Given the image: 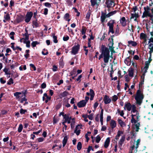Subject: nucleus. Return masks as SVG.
<instances>
[{"instance_id": "a211bd4d", "label": "nucleus", "mask_w": 153, "mask_h": 153, "mask_svg": "<svg viewBox=\"0 0 153 153\" xmlns=\"http://www.w3.org/2000/svg\"><path fill=\"white\" fill-rule=\"evenodd\" d=\"M120 23L123 26H125L126 25V21L125 17H122L120 20Z\"/></svg>"}, {"instance_id": "39448f33", "label": "nucleus", "mask_w": 153, "mask_h": 153, "mask_svg": "<svg viewBox=\"0 0 153 153\" xmlns=\"http://www.w3.org/2000/svg\"><path fill=\"white\" fill-rule=\"evenodd\" d=\"M134 114H132V119L131 120V122L132 123L135 124L137 121H138V118L140 117L139 116V113L138 112L134 113Z\"/></svg>"}, {"instance_id": "f704fd0d", "label": "nucleus", "mask_w": 153, "mask_h": 153, "mask_svg": "<svg viewBox=\"0 0 153 153\" xmlns=\"http://www.w3.org/2000/svg\"><path fill=\"white\" fill-rule=\"evenodd\" d=\"M86 31V29L85 27L82 26L81 31L82 35H84Z\"/></svg>"}, {"instance_id": "0e129e2a", "label": "nucleus", "mask_w": 153, "mask_h": 153, "mask_svg": "<svg viewBox=\"0 0 153 153\" xmlns=\"http://www.w3.org/2000/svg\"><path fill=\"white\" fill-rule=\"evenodd\" d=\"M48 10L47 8H45L44 9V14L45 15H46L48 13Z\"/></svg>"}, {"instance_id": "4d7b16f0", "label": "nucleus", "mask_w": 153, "mask_h": 153, "mask_svg": "<svg viewBox=\"0 0 153 153\" xmlns=\"http://www.w3.org/2000/svg\"><path fill=\"white\" fill-rule=\"evenodd\" d=\"M44 5L45 6L48 7H51V4L49 2L45 3H44Z\"/></svg>"}, {"instance_id": "ddd939ff", "label": "nucleus", "mask_w": 153, "mask_h": 153, "mask_svg": "<svg viewBox=\"0 0 153 153\" xmlns=\"http://www.w3.org/2000/svg\"><path fill=\"white\" fill-rule=\"evenodd\" d=\"M132 105L129 102H127L125 104L124 109L125 110L126 109L128 111H130L131 110Z\"/></svg>"}, {"instance_id": "dca6fc26", "label": "nucleus", "mask_w": 153, "mask_h": 153, "mask_svg": "<svg viewBox=\"0 0 153 153\" xmlns=\"http://www.w3.org/2000/svg\"><path fill=\"white\" fill-rule=\"evenodd\" d=\"M99 0H90L91 4V5L94 7L95 5H98L101 1H99Z\"/></svg>"}, {"instance_id": "473e14b6", "label": "nucleus", "mask_w": 153, "mask_h": 153, "mask_svg": "<svg viewBox=\"0 0 153 153\" xmlns=\"http://www.w3.org/2000/svg\"><path fill=\"white\" fill-rule=\"evenodd\" d=\"M150 64L148 62H146L145 63V66L144 68L145 69V72H147V70L149 68V66Z\"/></svg>"}, {"instance_id": "58836bf2", "label": "nucleus", "mask_w": 153, "mask_h": 153, "mask_svg": "<svg viewBox=\"0 0 153 153\" xmlns=\"http://www.w3.org/2000/svg\"><path fill=\"white\" fill-rule=\"evenodd\" d=\"M125 63L127 65H129L131 64V62H130L129 58H128L126 59L124 61Z\"/></svg>"}, {"instance_id": "2eb2a0df", "label": "nucleus", "mask_w": 153, "mask_h": 153, "mask_svg": "<svg viewBox=\"0 0 153 153\" xmlns=\"http://www.w3.org/2000/svg\"><path fill=\"white\" fill-rule=\"evenodd\" d=\"M86 101L82 100L79 102L77 104V106L79 108L85 106L86 103Z\"/></svg>"}, {"instance_id": "cd10ccee", "label": "nucleus", "mask_w": 153, "mask_h": 153, "mask_svg": "<svg viewBox=\"0 0 153 153\" xmlns=\"http://www.w3.org/2000/svg\"><path fill=\"white\" fill-rule=\"evenodd\" d=\"M117 13V11L114 10L113 11H111L108 14L106 15V17H109Z\"/></svg>"}, {"instance_id": "7c9ffc66", "label": "nucleus", "mask_w": 153, "mask_h": 153, "mask_svg": "<svg viewBox=\"0 0 153 153\" xmlns=\"http://www.w3.org/2000/svg\"><path fill=\"white\" fill-rule=\"evenodd\" d=\"M37 19L36 21H33L32 22L33 26V27H39V24L36 22Z\"/></svg>"}, {"instance_id": "49530a36", "label": "nucleus", "mask_w": 153, "mask_h": 153, "mask_svg": "<svg viewBox=\"0 0 153 153\" xmlns=\"http://www.w3.org/2000/svg\"><path fill=\"white\" fill-rule=\"evenodd\" d=\"M15 34V33L13 32H11L10 34V38L13 40L14 39V35Z\"/></svg>"}, {"instance_id": "c03bdc74", "label": "nucleus", "mask_w": 153, "mask_h": 153, "mask_svg": "<svg viewBox=\"0 0 153 153\" xmlns=\"http://www.w3.org/2000/svg\"><path fill=\"white\" fill-rule=\"evenodd\" d=\"M3 71L5 73V74L6 75H10V74L8 72V69L5 68L3 70Z\"/></svg>"}, {"instance_id": "a19ab883", "label": "nucleus", "mask_w": 153, "mask_h": 153, "mask_svg": "<svg viewBox=\"0 0 153 153\" xmlns=\"http://www.w3.org/2000/svg\"><path fill=\"white\" fill-rule=\"evenodd\" d=\"M66 3L69 6H71L72 4V0H66Z\"/></svg>"}, {"instance_id": "79ce46f5", "label": "nucleus", "mask_w": 153, "mask_h": 153, "mask_svg": "<svg viewBox=\"0 0 153 153\" xmlns=\"http://www.w3.org/2000/svg\"><path fill=\"white\" fill-rule=\"evenodd\" d=\"M23 129V126L22 124H20L19 125V127L18 128V131L19 133L21 132Z\"/></svg>"}, {"instance_id": "9d476101", "label": "nucleus", "mask_w": 153, "mask_h": 153, "mask_svg": "<svg viewBox=\"0 0 153 153\" xmlns=\"http://www.w3.org/2000/svg\"><path fill=\"white\" fill-rule=\"evenodd\" d=\"M103 100L104 103L106 104H109L111 101V99L106 95L105 96Z\"/></svg>"}, {"instance_id": "bb28decb", "label": "nucleus", "mask_w": 153, "mask_h": 153, "mask_svg": "<svg viewBox=\"0 0 153 153\" xmlns=\"http://www.w3.org/2000/svg\"><path fill=\"white\" fill-rule=\"evenodd\" d=\"M136 107L135 105H132V107L131 108V113H136L138 111L136 109Z\"/></svg>"}, {"instance_id": "5701e85b", "label": "nucleus", "mask_w": 153, "mask_h": 153, "mask_svg": "<svg viewBox=\"0 0 153 153\" xmlns=\"http://www.w3.org/2000/svg\"><path fill=\"white\" fill-rule=\"evenodd\" d=\"M128 46H129V45H131L133 47H135L137 45V43L136 42L131 40L128 41Z\"/></svg>"}, {"instance_id": "338daca9", "label": "nucleus", "mask_w": 153, "mask_h": 153, "mask_svg": "<svg viewBox=\"0 0 153 153\" xmlns=\"http://www.w3.org/2000/svg\"><path fill=\"white\" fill-rule=\"evenodd\" d=\"M46 85L45 83H43L41 85V87L42 88L44 89L46 87Z\"/></svg>"}, {"instance_id": "de8ad7c7", "label": "nucleus", "mask_w": 153, "mask_h": 153, "mask_svg": "<svg viewBox=\"0 0 153 153\" xmlns=\"http://www.w3.org/2000/svg\"><path fill=\"white\" fill-rule=\"evenodd\" d=\"M117 112L120 114V115L121 116H123L124 115V113L123 111H120L119 109H118L117 110Z\"/></svg>"}, {"instance_id": "a18cd8bd", "label": "nucleus", "mask_w": 153, "mask_h": 153, "mask_svg": "<svg viewBox=\"0 0 153 153\" xmlns=\"http://www.w3.org/2000/svg\"><path fill=\"white\" fill-rule=\"evenodd\" d=\"M136 123V124H135V126L136 128V131H138L139 129V127L140 125V124L138 123Z\"/></svg>"}, {"instance_id": "e433bc0d", "label": "nucleus", "mask_w": 153, "mask_h": 153, "mask_svg": "<svg viewBox=\"0 0 153 153\" xmlns=\"http://www.w3.org/2000/svg\"><path fill=\"white\" fill-rule=\"evenodd\" d=\"M82 147V145L81 143L80 142H79L77 143V148L78 150L80 151Z\"/></svg>"}, {"instance_id": "6ab92c4d", "label": "nucleus", "mask_w": 153, "mask_h": 153, "mask_svg": "<svg viewBox=\"0 0 153 153\" xmlns=\"http://www.w3.org/2000/svg\"><path fill=\"white\" fill-rule=\"evenodd\" d=\"M119 124L121 127L123 128L126 126V123L120 119L118 120Z\"/></svg>"}, {"instance_id": "8fccbe9b", "label": "nucleus", "mask_w": 153, "mask_h": 153, "mask_svg": "<svg viewBox=\"0 0 153 153\" xmlns=\"http://www.w3.org/2000/svg\"><path fill=\"white\" fill-rule=\"evenodd\" d=\"M101 140V138L99 135H98L96 137V142L98 143Z\"/></svg>"}, {"instance_id": "412c9836", "label": "nucleus", "mask_w": 153, "mask_h": 153, "mask_svg": "<svg viewBox=\"0 0 153 153\" xmlns=\"http://www.w3.org/2000/svg\"><path fill=\"white\" fill-rule=\"evenodd\" d=\"M149 48L150 50L149 51V53L150 56V57L152 56V53L153 52V43H149Z\"/></svg>"}, {"instance_id": "0eeeda50", "label": "nucleus", "mask_w": 153, "mask_h": 153, "mask_svg": "<svg viewBox=\"0 0 153 153\" xmlns=\"http://www.w3.org/2000/svg\"><path fill=\"white\" fill-rule=\"evenodd\" d=\"M33 14V12L31 11L28 12L27 13L25 19V21L26 22L28 23L30 21Z\"/></svg>"}, {"instance_id": "1a4fd4ad", "label": "nucleus", "mask_w": 153, "mask_h": 153, "mask_svg": "<svg viewBox=\"0 0 153 153\" xmlns=\"http://www.w3.org/2000/svg\"><path fill=\"white\" fill-rule=\"evenodd\" d=\"M125 139V135L123 136L119 142V147L120 150L122 149V146Z\"/></svg>"}, {"instance_id": "4be33fe9", "label": "nucleus", "mask_w": 153, "mask_h": 153, "mask_svg": "<svg viewBox=\"0 0 153 153\" xmlns=\"http://www.w3.org/2000/svg\"><path fill=\"white\" fill-rule=\"evenodd\" d=\"M110 126L112 129L115 128L117 126L116 121L114 120H112L110 123Z\"/></svg>"}, {"instance_id": "a878e982", "label": "nucleus", "mask_w": 153, "mask_h": 153, "mask_svg": "<svg viewBox=\"0 0 153 153\" xmlns=\"http://www.w3.org/2000/svg\"><path fill=\"white\" fill-rule=\"evenodd\" d=\"M90 92L91 96L90 100H93V98L95 94L94 91L92 89H90Z\"/></svg>"}, {"instance_id": "72a5a7b5", "label": "nucleus", "mask_w": 153, "mask_h": 153, "mask_svg": "<svg viewBox=\"0 0 153 153\" xmlns=\"http://www.w3.org/2000/svg\"><path fill=\"white\" fill-rule=\"evenodd\" d=\"M44 96H45V97H46L47 99L45 100V102L46 103H47L49 100H50L51 99V97H49L47 95V94L46 93H45L44 94Z\"/></svg>"}, {"instance_id": "c85d7f7f", "label": "nucleus", "mask_w": 153, "mask_h": 153, "mask_svg": "<svg viewBox=\"0 0 153 153\" xmlns=\"http://www.w3.org/2000/svg\"><path fill=\"white\" fill-rule=\"evenodd\" d=\"M106 17H107L106 15L105 14H102L101 16V20L102 22L103 23L104 22Z\"/></svg>"}, {"instance_id": "09e8293b", "label": "nucleus", "mask_w": 153, "mask_h": 153, "mask_svg": "<svg viewBox=\"0 0 153 153\" xmlns=\"http://www.w3.org/2000/svg\"><path fill=\"white\" fill-rule=\"evenodd\" d=\"M53 38L54 42L56 43H57L58 40H57V37L55 35H53Z\"/></svg>"}, {"instance_id": "052dcab7", "label": "nucleus", "mask_w": 153, "mask_h": 153, "mask_svg": "<svg viewBox=\"0 0 153 153\" xmlns=\"http://www.w3.org/2000/svg\"><path fill=\"white\" fill-rule=\"evenodd\" d=\"M30 41L29 40H27V42L25 44H26V46L27 48H29L30 47Z\"/></svg>"}, {"instance_id": "864d4df0", "label": "nucleus", "mask_w": 153, "mask_h": 153, "mask_svg": "<svg viewBox=\"0 0 153 153\" xmlns=\"http://www.w3.org/2000/svg\"><path fill=\"white\" fill-rule=\"evenodd\" d=\"M13 83V79L11 78L9 80L8 82H7V84L8 85H10L11 84Z\"/></svg>"}, {"instance_id": "69168bd1", "label": "nucleus", "mask_w": 153, "mask_h": 153, "mask_svg": "<svg viewBox=\"0 0 153 153\" xmlns=\"http://www.w3.org/2000/svg\"><path fill=\"white\" fill-rule=\"evenodd\" d=\"M26 112V110H24L22 108L20 110V113L21 114H23L25 113Z\"/></svg>"}, {"instance_id": "bf43d9fd", "label": "nucleus", "mask_w": 153, "mask_h": 153, "mask_svg": "<svg viewBox=\"0 0 153 153\" xmlns=\"http://www.w3.org/2000/svg\"><path fill=\"white\" fill-rule=\"evenodd\" d=\"M123 134V132L122 131H118L117 133V135L119 137L120 136Z\"/></svg>"}, {"instance_id": "4468645a", "label": "nucleus", "mask_w": 153, "mask_h": 153, "mask_svg": "<svg viewBox=\"0 0 153 153\" xmlns=\"http://www.w3.org/2000/svg\"><path fill=\"white\" fill-rule=\"evenodd\" d=\"M106 3L107 7H114L115 5L114 2L112 0L107 1Z\"/></svg>"}, {"instance_id": "423d86ee", "label": "nucleus", "mask_w": 153, "mask_h": 153, "mask_svg": "<svg viewBox=\"0 0 153 153\" xmlns=\"http://www.w3.org/2000/svg\"><path fill=\"white\" fill-rule=\"evenodd\" d=\"M114 20H111L109 21L107 23V25L109 27L108 33H111L112 34L114 33L113 30L114 24Z\"/></svg>"}, {"instance_id": "c9c22d12", "label": "nucleus", "mask_w": 153, "mask_h": 153, "mask_svg": "<svg viewBox=\"0 0 153 153\" xmlns=\"http://www.w3.org/2000/svg\"><path fill=\"white\" fill-rule=\"evenodd\" d=\"M68 92L65 91L61 93L60 94V97H64L67 96L68 94Z\"/></svg>"}, {"instance_id": "f8f14e48", "label": "nucleus", "mask_w": 153, "mask_h": 153, "mask_svg": "<svg viewBox=\"0 0 153 153\" xmlns=\"http://www.w3.org/2000/svg\"><path fill=\"white\" fill-rule=\"evenodd\" d=\"M131 19H133L134 21H136L137 19L139 17L138 13H131Z\"/></svg>"}, {"instance_id": "393cba45", "label": "nucleus", "mask_w": 153, "mask_h": 153, "mask_svg": "<svg viewBox=\"0 0 153 153\" xmlns=\"http://www.w3.org/2000/svg\"><path fill=\"white\" fill-rule=\"evenodd\" d=\"M134 70L132 68H130L128 70V74L129 76L133 77V76Z\"/></svg>"}, {"instance_id": "20e7f679", "label": "nucleus", "mask_w": 153, "mask_h": 153, "mask_svg": "<svg viewBox=\"0 0 153 153\" xmlns=\"http://www.w3.org/2000/svg\"><path fill=\"white\" fill-rule=\"evenodd\" d=\"M14 96L16 97L17 99H19L21 98V102L22 103L24 101L27 100L25 98V95L24 94L20 92H16L14 94Z\"/></svg>"}, {"instance_id": "13d9d810", "label": "nucleus", "mask_w": 153, "mask_h": 153, "mask_svg": "<svg viewBox=\"0 0 153 153\" xmlns=\"http://www.w3.org/2000/svg\"><path fill=\"white\" fill-rule=\"evenodd\" d=\"M69 36H64L63 37V40L65 41H67L69 39Z\"/></svg>"}, {"instance_id": "5fc2aeb1", "label": "nucleus", "mask_w": 153, "mask_h": 153, "mask_svg": "<svg viewBox=\"0 0 153 153\" xmlns=\"http://www.w3.org/2000/svg\"><path fill=\"white\" fill-rule=\"evenodd\" d=\"M38 44V43L37 41H34L32 43L31 45L33 47H34Z\"/></svg>"}, {"instance_id": "f257e3e1", "label": "nucleus", "mask_w": 153, "mask_h": 153, "mask_svg": "<svg viewBox=\"0 0 153 153\" xmlns=\"http://www.w3.org/2000/svg\"><path fill=\"white\" fill-rule=\"evenodd\" d=\"M101 53L99 56V59L100 60L101 58H103L104 63H108L110 56L109 49L102 45L101 46Z\"/></svg>"}, {"instance_id": "c756f323", "label": "nucleus", "mask_w": 153, "mask_h": 153, "mask_svg": "<svg viewBox=\"0 0 153 153\" xmlns=\"http://www.w3.org/2000/svg\"><path fill=\"white\" fill-rule=\"evenodd\" d=\"M68 140V137L67 136H65L63 140L62 141L63 146H65L66 144L67 141Z\"/></svg>"}, {"instance_id": "9b49d317", "label": "nucleus", "mask_w": 153, "mask_h": 153, "mask_svg": "<svg viewBox=\"0 0 153 153\" xmlns=\"http://www.w3.org/2000/svg\"><path fill=\"white\" fill-rule=\"evenodd\" d=\"M140 140L138 139L136 142H135L134 143V145L133 146H131V148L132 151L133 150L134 148H135L137 149L138 148V145L140 144Z\"/></svg>"}, {"instance_id": "37998d69", "label": "nucleus", "mask_w": 153, "mask_h": 153, "mask_svg": "<svg viewBox=\"0 0 153 153\" xmlns=\"http://www.w3.org/2000/svg\"><path fill=\"white\" fill-rule=\"evenodd\" d=\"M81 130L79 129H77L75 128V129L74 131V133H75L77 135H79L80 132Z\"/></svg>"}, {"instance_id": "6e6552de", "label": "nucleus", "mask_w": 153, "mask_h": 153, "mask_svg": "<svg viewBox=\"0 0 153 153\" xmlns=\"http://www.w3.org/2000/svg\"><path fill=\"white\" fill-rule=\"evenodd\" d=\"M80 46L79 45L77 44L76 45L74 46L72 48L71 53L73 55H76L78 53L79 49Z\"/></svg>"}, {"instance_id": "680f3d73", "label": "nucleus", "mask_w": 153, "mask_h": 153, "mask_svg": "<svg viewBox=\"0 0 153 153\" xmlns=\"http://www.w3.org/2000/svg\"><path fill=\"white\" fill-rule=\"evenodd\" d=\"M57 67L56 65H53L52 68L53 71H57Z\"/></svg>"}, {"instance_id": "4c0bfd02", "label": "nucleus", "mask_w": 153, "mask_h": 153, "mask_svg": "<svg viewBox=\"0 0 153 153\" xmlns=\"http://www.w3.org/2000/svg\"><path fill=\"white\" fill-rule=\"evenodd\" d=\"M25 31H26V33L23 35L25 36V38H23L24 39L27 40H28L29 39V35L27 33V31L26 29H25Z\"/></svg>"}, {"instance_id": "b1692460", "label": "nucleus", "mask_w": 153, "mask_h": 153, "mask_svg": "<svg viewBox=\"0 0 153 153\" xmlns=\"http://www.w3.org/2000/svg\"><path fill=\"white\" fill-rule=\"evenodd\" d=\"M110 141L109 138H107L104 143V146L105 148H107L108 147L110 143Z\"/></svg>"}, {"instance_id": "2f4dec72", "label": "nucleus", "mask_w": 153, "mask_h": 153, "mask_svg": "<svg viewBox=\"0 0 153 153\" xmlns=\"http://www.w3.org/2000/svg\"><path fill=\"white\" fill-rule=\"evenodd\" d=\"M69 17V15L68 13H66L65 15L64 18L65 19L66 21L69 22L70 20V19H68Z\"/></svg>"}, {"instance_id": "aec40b11", "label": "nucleus", "mask_w": 153, "mask_h": 153, "mask_svg": "<svg viewBox=\"0 0 153 153\" xmlns=\"http://www.w3.org/2000/svg\"><path fill=\"white\" fill-rule=\"evenodd\" d=\"M63 119H65V121L66 123L67 122L68 124H69L71 123V117H70L68 115H65L64 117H63Z\"/></svg>"}, {"instance_id": "6e6d98bb", "label": "nucleus", "mask_w": 153, "mask_h": 153, "mask_svg": "<svg viewBox=\"0 0 153 153\" xmlns=\"http://www.w3.org/2000/svg\"><path fill=\"white\" fill-rule=\"evenodd\" d=\"M118 99L116 95H114L112 97V100L113 101L115 102L116 101L117 99Z\"/></svg>"}, {"instance_id": "e2e57ef3", "label": "nucleus", "mask_w": 153, "mask_h": 153, "mask_svg": "<svg viewBox=\"0 0 153 153\" xmlns=\"http://www.w3.org/2000/svg\"><path fill=\"white\" fill-rule=\"evenodd\" d=\"M30 67L32 68L33 69L34 71H36V68L34 66V65L32 64H30Z\"/></svg>"}, {"instance_id": "ea45409f", "label": "nucleus", "mask_w": 153, "mask_h": 153, "mask_svg": "<svg viewBox=\"0 0 153 153\" xmlns=\"http://www.w3.org/2000/svg\"><path fill=\"white\" fill-rule=\"evenodd\" d=\"M4 18L7 21L9 20L10 19V17L9 14H7L4 16Z\"/></svg>"}, {"instance_id": "f03ea898", "label": "nucleus", "mask_w": 153, "mask_h": 153, "mask_svg": "<svg viewBox=\"0 0 153 153\" xmlns=\"http://www.w3.org/2000/svg\"><path fill=\"white\" fill-rule=\"evenodd\" d=\"M144 10L142 17L149 18L153 23V7H149L147 5L144 7Z\"/></svg>"}, {"instance_id": "3c124183", "label": "nucleus", "mask_w": 153, "mask_h": 153, "mask_svg": "<svg viewBox=\"0 0 153 153\" xmlns=\"http://www.w3.org/2000/svg\"><path fill=\"white\" fill-rule=\"evenodd\" d=\"M76 69H73L71 72L70 74L71 75H76Z\"/></svg>"}, {"instance_id": "f3484780", "label": "nucleus", "mask_w": 153, "mask_h": 153, "mask_svg": "<svg viewBox=\"0 0 153 153\" xmlns=\"http://www.w3.org/2000/svg\"><path fill=\"white\" fill-rule=\"evenodd\" d=\"M140 39L143 40L146 39H149V37H148L147 35L143 33H140Z\"/></svg>"}, {"instance_id": "603ef678", "label": "nucleus", "mask_w": 153, "mask_h": 153, "mask_svg": "<svg viewBox=\"0 0 153 153\" xmlns=\"http://www.w3.org/2000/svg\"><path fill=\"white\" fill-rule=\"evenodd\" d=\"M138 8L137 6H135L133 7L132 10V12H133V13H136V11L137 10Z\"/></svg>"}, {"instance_id": "7ed1b4c3", "label": "nucleus", "mask_w": 153, "mask_h": 153, "mask_svg": "<svg viewBox=\"0 0 153 153\" xmlns=\"http://www.w3.org/2000/svg\"><path fill=\"white\" fill-rule=\"evenodd\" d=\"M135 99L137 103L139 105H140L142 102L143 97L141 91L140 90L137 91L136 95L135 97Z\"/></svg>"}, {"instance_id": "774afa93", "label": "nucleus", "mask_w": 153, "mask_h": 153, "mask_svg": "<svg viewBox=\"0 0 153 153\" xmlns=\"http://www.w3.org/2000/svg\"><path fill=\"white\" fill-rule=\"evenodd\" d=\"M90 12H88V13H87L86 15V18L87 19H89L90 18Z\"/></svg>"}]
</instances>
